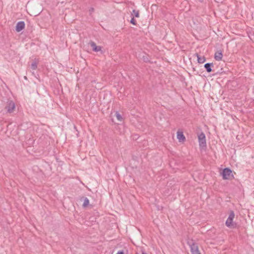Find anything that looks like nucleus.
Instances as JSON below:
<instances>
[{"label":"nucleus","mask_w":254,"mask_h":254,"mask_svg":"<svg viewBox=\"0 0 254 254\" xmlns=\"http://www.w3.org/2000/svg\"><path fill=\"white\" fill-rule=\"evenodd\" d=\"M37 67V64L36 62H34L32 63L31 65V68L33 70H36Z\"/></svg>","instance_id":"4468645a"},{"label":"nucleus","mask_w":254,"mask_h":254,"mask_svg":"<svg viewBox=\"0 0 254 254\" xmlns=\"http://www.w3.org/2000/svg\"><path fill=\"white\" fill-rule=\"evenodd\" d=\"M25 27V23L24 21L18 22L16 25L15 29L18 32L22 31Z\"/></svg>","instance_id":"423d86ee"},{"label":"nucleus","mask_w":254,"mask_h":254,"mask_svg":"<svg viewBox=\"0 0 254 254\" xmlns=\"http://www.w3.org/2000/svg\"><path fill=\"white\" fill-rule=\"evenodd\" d=\"M213 66L212 63H206L204 64V67L207 72H210L212 71L211 66Z\"/></svg>","instance_id":"1a4fd4ad"},{"label":"nucleus","mask_w":254,"mask_h":254,"mask_svg":"<svg viewBox=\"0 0 254 254\" xmlns=\"http://www.w3.org/2000/svg\"><path fill=\"white\" fill-rule=\"evenodd\" d=\"M90 44L93 51L99 52L101 51V47L100 46H96V44L94 42H91Z\"/></svg>","instance_id":"0eeeda50"},{"label":"nucleus","mask_w":254,"mask_h":254,"mask_svg":"<svg viewBox=\"0 0 254 254\" xmlns=\"http://www.w3.org/2000/svg\"><path fill=\"white\" fill-rule=\"evenodd\" d=\"M177 138L179 141H184L185 140V137L184 135L182 132H177Z\"/></svg>","instance_id":"9d476101"},{"label":"nucleus","mask_w":254,"mask_h":254,"mask_svg":"<svg viewBox=\"0 0 254 254\" xmlns=\"http://www.w3.org/2000/svg\"><path fill=\"white\" fill-rule=\"evenodd\" d=\"M116 117L119 121H122L123 118L118 112H116L115 113Z\"/></svg>","instance_id":"ddd939ff"},{"label":"nucleus","mask_w":254,"mask_h":254,"mask_svg":"<svg viewBox=\"0 0 254 254\" xmlns=\"http://www.w3.org/2000/svg\"><path fill=\"white\" fill-rule=\"evenodd\" d=\"M235 217V213L233 211H231L229 214L228 218L226 221V225L228 227H231L233 226V219Z\"/></svg>","instance_id":"7ed1b4c3"},{"label":"nucleus","mask_w":254,"mask_h":254,"mask_svg":"<svg viewBox=\"0 0 254 254\" xmlns=\"http://www.w3.org/2000/svg\"><path fill=\"white\" fill-rule=\"evenodd\" d=\"M223 57L222 53L220 51H217L215 53L214 59L217 61H220L222 60Z\"/></svg>","instance_id":"6e6552de"},{"label":"nucleus","mask_w":254,"mask_h":254,"mask_svg":"<svg viewBox=\"0 0 254 254\" xmlns=\"http://www.w3.org/2000/svg\"><path fill=\"white\" fill-rule=\"evenodd\" d=\"M197 58V61L198 63L202 64L205 61V58L204 57H200L198 54H196Z\"/></svg>","instance_id":"9b49d317"},{"label":"nucleus","mask_w":254,"mask_h":254,"mask_svg":"<svg viewBox=\"0 0 254 254\" xmlns=\"http://www.w3.org/2000/svg\"><path fill=\"white\" fill-rule=\"evenodd\" d=\"M91 10V11H93V8H92L91 9V10Z\"/></svg>","instance_id":"a211bd4d"},{"label":"nucleus","mask_w":254,"mask_h":254,"mask_svg":"<svg viewBox=\"0 0 254 254\" xmlns=\"http://www.w3.org/2000/svg\"><path fill=\"white\" fill-rule=\"evenodd\" d=\"M130 23L133 25H135L136 24V20L134 19V18L132 17L131 19L130 20Z\"/></svg>","instance_id":"dca6fc26"},{"label":"nucleus","mask_w":254,"mask_h":254,"mask_svg":"<svg viewBox=\"0 0 254 254\" xmlns=\"http://www.w3.org/2000/svg\"><path fill=\"white\" fill-rule=\"evenodd\" d=\"M131 16L133 17H138L139 16V11L138 10H136L133 9L132 11V13H131Z\"/></svg>","instance_id":"f8f14e48"},{"label":"nucleus","mask_w":254,"mask_h":254,"mask_svg":"<svg viewBox=\"0 0 254 254\" xmlns=\"http://www.w3.org/2000/svg\"><path fill=\"white\" fill-rule=\"evenodd\" d=\"M89 199L87 198L86 197L84 199V202H83V206L86 207V206H87L89 204Z\"/></svg>","instance_id":"2eb2a0df"},{"label":"nucleus","mask_w":254,"mask_h":254,"mask_svg":"<svg viewBox=\"0 0 254 254\" xmlns=\"http://www.w3.org/2000/svg\"><path fill=\"white\" fill-rule=\"evenodd\" d=\"M198 139L200 147H205L206 145V143L205 134L203 132L200 133L198 136Z\"/></svg>","instance_id":"f03ea898"},{"label":"nucleus","mask_w":254,"mask_h":254,"mask_svg":"<svg viewBox=\"0 0 254 254\" xmlns=\"http://www.w3.org/2000/svg\"><path fill=\"white\" fill-rule=\"evenodd\" d=\"M142 254H147L143 252L142 253Z\"/></svg>","instance_id":"f3484780"},{"label":"nucleus","mask_w":254,"mask_h":254,"mask_svg":"<svg viewBox=\"0 0 254 254\" xmlns=\"http://www.w3.org/2000/svg\"><path fill=\"white\" fill-rule=\"evenodd\" d=\"M221 174L224 180H230L233 178L231 170L228 168H225Z\"/></svg>","instance_id":"f257e3e1"},{"label":"nucleus","mask_w":254,"mask_h":254,"mask_svg":"<svg viewBox=\"0 0 254 254\" xmlns=\"http://www.w3.org/2000/svg\"><path fill=\"white\" fill-rule=\"evenodd\" d=\"M190 251L191 254H201L198 250L197 245L193 243L190 245Z\"/></svg>","instance_id":"39448f33"},{"label":"nucleus","mask_w":254,"mask_h":254,"mask_svg":"<svg viewBox=\"0 0 254 254\" xmlns=\"http://www.w3.org/2000/svg\"><path fill=\"white\" fill-rule=\"evenodd\" d=\"M5 108L7 112L9 113H12L15 108V103L12 101H8Z\"/></svg>","instance_id":"20e7f679"}]
</instances>
